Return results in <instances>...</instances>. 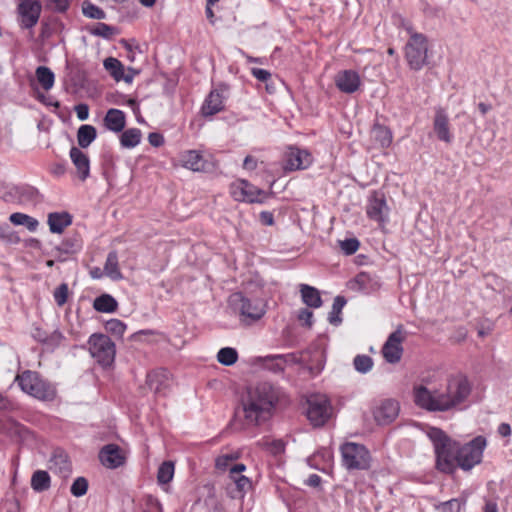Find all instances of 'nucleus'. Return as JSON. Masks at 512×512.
<instances>
[{"label":"nucleus","mask_w":512,"mask_h":512,"mask_svg":"<svg viewBox=\"0 0 512 512\" xmlns=\"http://www.w3.org/2000/svg\"><path fill=\"white\" fill-rule=\"evenodd\" d=\"M373 133L375 140L380 144L381 147H388L392 142V133L387 127L376 124L373 127Z\"/></svg>","instance_id":"40"},{"label":"nucleus","mask_w":512,"mask_h":512,"mask_svg":"<svg viewBox=\"0 0 512 512\" xmlns=\"http://www.w3.org/2000/svg\"><path fill=\"white\" fill-rule=\"evenodd\" d=\"M226 90L225 87H220L209 93L201 108L203 116H213L224 109V92Z\"/></svg>","instance_id":"18"},{"label":"nucleus","mask_w":512,"mask_h":512,"mask_svg":"<svg viewBox=\"0 0 512 512\" xmlns=\"http://www.w3.org/2000/svg\"><path fill=\"white\" fill-rule=\"evenodd\" d=\"M471 387L466 377L449 379L445 392L430 391L420 385L414 388V402L428 411H448L462 403L470 394Z\"/></svg>","instance_id":"2"},{"label":"nucleus","mask_w":512,"mask_h":512,"mask_svg":"<svg viewBox=\"0 0 512 512\" xmlns=\"http://www.w3.org/2000/svg\"><path fill=\"white\" fill-rule=\"evenodd\" d=\"M88 32L93 36L102 37L110 40L114 35L118 34V29L114 26L103 22H98L92 27H87Z\"/></svg>","instance_id":"33"},{"label":"nucleus","mask_w":512,"mask_h":512,"mask_svg":"<svg viewBox=\"0 0 512 512\" xmlns=\"http://www.w3.org/2000/svg\"><path fill=\"white\" fill-rule=\"evenodd\" d=\"M370 280H371V277L368 273L361 272L355 277L354 284L357 285V287L360 291H366L367 284L370 282Z\"/></svg>","instance_id":"51"},{"label":"nucleus","mask_w":512,"mask_h":512,"mask_svg":"<svg viewBox=\"0 0 512 512\" xmlns=\"http://www.w3.org/2000/svg\"><path fill=\"white\" fill-rule=\"evenodd\" d=\"M180 162L186 169L194 172H207L212 168V163L204 159L197 150H187L180 154Z\"/></svg>","instance_id":"15"},{"label":"nucleus","mask_w":512,"mask_h":512,"mask_svg":"<svg viewBox=\"0 0 512 512\" xmlns=\"http://www.w3.org/2000/svg\"><path fill=\"white\" fill-rule=\"evenodd\" d=\"M46 6L54 12L64 13L70 6V0H46Z\"/></svg>","instance_id":"50"},{"label":"nucleus","mask_w":512,"mask_h":512,"mask_svg":"<svg viewBox=\"0 0 512 512\" xmlns=\"http://www.w3.org/2000/svg\"><path fill=\"white\" fill-rule=\"evenodd\" d=\"M93 307L98 312L112 313L116 311L118 303L113 296L102 294L94 300Z\"/></svg>","instance_id":"30"},{"label":"nucleus","mask_w":512,"mask_h":512,"mask_svg":"<svg viewBox=\"0 0 512 512\" xmlns=\"http://www.w3.org/2000/svg\"><path fill=\"white\" fill-rule=\"evenodd\" d=\"M313 312L307 308H302L298 313V319L302 321L307 327H311L313 322Z\"/></svg>","instance_id":"53"},{"label":"nucleus","mask_w":512,"mask_h":512,"mask_svg":"<svg viewBox=\"0 0 512 512\" xmlns=\"http://www.w3.org/2000/svg\"><path fill=\"white\" fill-rule=\"evenodd\" d=\"M69 288L67 283L60 284L54 291V300L58 306H63L67 302Z\"/></svg>","instance_id":"49"},{"label":"nucleus","mask_w":512,"mask_h":512,"mask_svg":"<svg viewBox=\"0 0 512 512\" xmlns=\"http://www.w3.org/2000/svg\"><path fill=\"white\" fill-rule=\"evenodd\" d=\"M148 141L150 145L154 147H160L164 144V137L160 133L152 132L148 135Z\"/></svg>","instance_id":"56"},{"label":"nucleus","mask_w":512,"mask_h":512,"mask_svg":"<svg viewBox=\"0 0 512 512\" xmlns=\"http://www.w3.org/2000/svg\"><path fill=\"white\" fill-rule=\"evenodd\" d=\"M174 476V464L171 461L163 462L157 472V480L159 484H168Z\"/></svg>","instance_id":"42"},{"label":"nucleus","mask_w":512,"mask_h":512,"mask_svg":"<svg viewBox=\"0 0 512 512\" xmlns=\"http://www.w3.org/2000/svg\"><path fill=\"white\" fill-rule=\"evenodd\" d=\"M38 100L47 106H53L55 108L60 107V103L57 100H54L51 96H45L44 94H39Z\"/></svg>","instance_id":"60"},{"label":"nucleus","mask_w":512,"mask_h":512,"mask_svg":"<svg viewBox=\"0 0 512 512\" xmlns=\"http://www.w3.org/2000/svg\"><path fill=\"white\" fill-rule=\"evenodd\" d=\"M389 208L383 193L374 191L366 206L367 216L374 221L384 223L388 219Z\"/></svg>","instance_id":"14"},{"label":"nucleus","mask_w":512,"mask_h":512,"mask_svg":"<svg viewBox=\"0 0 512 512\" xmlns=\"http://www.w3.org/2000/svg\"><path fill=\"white\" fill-rule=\"evenodd\" d=\"M360 84V76L354 70L340 71L335 77V85L343 93H354L358 90Z\"/></svg>","instance_id":"21"},{"label":"nucleus","mask_w":512,"mask_h":512,"mask_svg":"<svg viewBox=\"0 0 512 512\" xmlns=\"http://www.w3.org/2000/svg\"><path fill=\"white\" fill-rule=\"evenodd\" d=\"M433 131L440 141L450 144L453 140V135L450 132L449 117L442 107L435 108V115L433 119Z\"/></svg>","instance_id":"16"},{"label":"nucleus","mask_w":512,"mask_h":512,"mask_svg":"<svg viewBox=\"0 0 512 512\" xmlns=\"http://www.w3.org/2000/svg\"><path fill=\"white\" fill-rule=\"evenodd\" d=\"M234 459H236V457L231 454L219 456L216 459V467L218 469H226V467L229 465V463L231 461H233Z\"/></svg>","instance_id":"55"},{"label":"nucleus","mask_w":512,"mask_h":512,"mask_svg":"<svg viewBox=\"0 0 512 512\" xmlns=\"http://www.w3.org/2000/svg\"><path fill=\"white\" fill-rule=\"evenodd\" d=\"M307 418L314 427L323 426L332 415V406L324 394H312L307 398Z\"/></svg>","instance_id":"8"},{"label":"nucleus","mask_w":512,"mask_h":512,"mask_svg":"<svg viewBox=\"0 0 512 512\" xmlns=\"http://www.w3.org/2000/svg\"><path fill=\"white\" fill-rule=\"evenodd\" d=\"M70 158L78 171L79 178L85 180L90 174V161L88 156L78 147L70 149Z\"/></svg>","instance_id":"25"},{"label":"nucleus","mask_w":512,"mask_h":512,"mask_svg":"<svg viewBox=\"0 0 512 512\" xmlns=\"http://www.w3.org/2000/svg\"><path fill=\"white\" fill-rule=\"evenodd\" d=\"M251 74L261 82H267L271 78V73L261 68H252Z\"/></svg>","instance_id":"54"},{"label":"nucleus","mask_w":512,"mask_h":512,"mask_svg":"<svg viewBox=\"0 0 512 512\" xmlns=\"http://www.w3.org/2000/svg\"><path fill=\"white\" fill-rule=\"evenodd\" d=\"M428 39L424 34H412L405 45V58L413 70H420L427 64Z\"/></svg>","instance_id":"7"},{"label":"nucleus","mask_w":512,"mask_h":512,"mask_svg":"<svg viewBox=\"0 0 512 512\" xmlns=\"http://www.w3.org/2000/svg\"><path fill=\"white\" fill-rule=\"evenodd\" d=\"M260 222L266 226H272L274 224V215L269 211H262L259 215Z\"/></svg>","instance_id":"59"},{"label":"nucleus","mask_w":512,"mask_h":512,"mask_svg":"<svg viewBox=\"0 0 512 512\" xmlns=\"http://www.w3.org/2000/svg\"><path fill=\"white\" fill-rule=\"evenodd\" d=\"M49 469L59 474L63 478H67L71 473V462L68 455L62 449H55L49 460Z\"/></svg>","instance_id":"24"},{"label":"nucleus","mask_w":512,"mask_h":512,"mask_svg":"<svg viewBox=\"0 0 512 512\" xmlns=\"http://www.w3.org/2000/svg\"><path fill=\"white\" fill-rule=\"evenodd\" d=\"M464 505V500L453 498L448 501L439 503L435 506V510L436 512H460Z\"/></svg>","instance_id":"43"},{"label":"nucleus","mask_w":512,"mask_h":512,"mask_svg":"<svg viewBox=\"0 0 512 512\" xmlns=\"http://www.w3.org/2000/svg\"><path fill=\"white\" fill-rule=\"evenodd\" d=\"M104 126L112 132H122L126 125V116L122 110L111 108L103 119Z\"/></svg>","instance_id":"26"},{"label":"nucleus","mask_w":512,"mask_h":512,"mask_svg":"<svg viewBox=\"0 0 512 512\" xmlns=\"http://www.w3.org/2000/svg\"><path fill=\"white\" fill-rule=\"evenodd\" d=\"M399 414V403L392 399L384 400L374 411V419L379 425H388Z\"/></svg>","instance_id":"19"},{"label":"nucleus","mask_w":512,"mask_h":512,"mask_svg":"<svg viewBox=\"0 0 512 512\" xmlns=\"http://www.w3.org/2000/svg\"><path fill=\"white\" fill-rule=\"evenodd\" d=\"M407 332L402 325H399L387 338L382 347V355L387 363H398L403 355V342L405 341Z\"/></svg>","instance_id":"10"},{"label":"nucleus","mask_w":512,"mask_h":512,"mask_svg":"<svg viewBox=\"0 0 512 512\" xmlns=\"http://www.w3.org/2000/svg\"><path fill=\"white\" fill-rule=\"evenodd\" d=\"M399 26L401 28H403L409 34V37H412V34H419L418 32H416L414 30L411 21H409L403 17H399Z\"/></svg>","instance_id":"58"},{"label":"nucleus","mask_w":512,"mask_h":512,"mask_svg":"<svg viewBox=\"0 0 512 512\" xmlns=\"http://www.w3.org/2000/svg\"><path fill=\"white\" fill-rule=\"evenodd\" d=\"M103 66L116 82L121 81L125 67L120 60L114 57H108L103 61Z\"/></svg>","instance_id":"36"},{"label":"nucleus","mask_w":512,"mask_h":512,"mask_svg":"<svg viewBox=\"0 0 512 512\" xmlns=\"http://www.w3.org/2000/svg\"><path fill=\"white\" fill-rule=\"evenodd\" d=\"M138 73H139L138 70H136L132 67H129L127 69V73H125V70L123 71L121 81H124V82L130 84L133 82L134 76Z\"/></svg>","instance_id":"61"},{"label":"nucleus","mask_w":512,"mask_h":512,"mask_svg":"<svg viewBox=\"0 0 512 512\" xmlns=\"http://www.w3.org/2000/svg\"><path fill=\"white\" fill-rule=\"evenodd\" d=\"M71 223L72 216L68 212H52L48 214V225L52 233H62Z\"/></svg>","instance_id":"27"},{"label":"nucleus","mask_w":512,"mask_h":512,"mask_svg":"<svg viewBox=\"0 0 512 512\" xmlns=\"http://www.w3.org/2000/svg\"><path fill=\"white\" fill-rule=\"evenodd\" d=\"M354 368L357 372L365 374L368 373L373 367V359L364 354L355 356L353 360Z\"/></svg>","instance_id":"44"},{"label":"nucleus","mask_w":512,"mask_h":512,"mask_svg":"<svg viewBox=\"0 0 512 512\" xmlns=\"http://www.w3.org/2000/svg\"><path fill=\"white\" fill-rule=\"evenodd\" d=\"M9 219L14 225L26 226L30 232H35L39 226L37 219L20 212L11 214Z\"/></svg>","instance_id":"38"},{"label":"nucleus","mask_w":512,"mask_h":512,"mask_svg":"<svg viewBox=\"0 0 512 512\" xmlns=\"http://www.w3.org/2000/svg\"><path fill=\"white\" fill-rule=\"evenodd\" d=\"M257 167V160L253 156H246L243 161V168L246 170H254Z\"/></svg>","instance_id":"64"},{"label":"nucleus","mask_w":512,"mask_h":512,"mask_svg":"<svg viewBox=\"0 0 512 512\" xmlns=\"http://www.w3.org/2000/svg\"><path fill=\"white\" fill-rule=\"evenodd\" d=\"M231 479L236 484V487L239 492H244L247 488L250 487V480L246 476L239 475V476H234V478H231Z\"/></svg>","instance_id":"52"},{"label":"nucleus","mask_w":512,"mask_h":512,"mask_svg":"<svg viewBox=\"0 0 512 512\" xmlns=\"http://www.w3.org/2000/svg\"><path fill=\"white\" fill-rule=\"evenodd\" d=\"M427 434L434 446L436 467L441 472L451 474L457 466L468 471L482 460L486 447V439L482 436H477L461 446L440 428L431 427Z\"/></svg>","instance_id":"1"},{"label":"nucleus","mask_w":512,"mask_h":512,"mask_svg":"<svg viewBox=\"0 0 512 512\" xmlns=\"http://www.w3.org/2000/svg\"><path fill=\"white\" fill-rule=\"evenodd\" d=\"M104 273L107 277L114 281H118L123 278V275L119 269L118 254L115 250L110 251L107 255L104 265Z\"/></svg>","instance_id":"29"},{"label":"nucleus","mask_w":512,"mask_h":512,"mask_svg":"<svg viewBox=\"0 0 512 512\" xmlns=\"http://www.w3.org/2000/svg\"><path fill=\"white\" fill-rule=\"evenodd\" d=\"M82 13L89 19L102 20L106 18L104 10L88 0L82 3Z\"/></svg>","instance_id":"41"},{"label":"nucleus","mask_w":512,"mask_h":512,"mask_svg":"<svg viewBox=\"0 0 512 512\" xmlns=\"http://www.w3.org/2000/svg\"><path fill=\"white\" fill-rule=\"evenodd\" d=\"M301 298L304 304L310 308H319L322 306L323 301L320 292L313 286L307 284H300Z\"/></svg>","instance_id":"28"},{"label":"nucleus","mask_w":512,"mask_h":512,"mask_svg":"<svg viewBox=\"0 0 512 512\" xmlns=\"http://www.w3.org/2000/svg\"><path fill=\"white\" fill-rule=\"evenodd\" d=\"M346 299L344 296H336L334 298L332 309L328 315V321L331 325L338 326L342 322L341 312L343 307L346 305Z\"/></svg>","instance_id":"37"},{"label":"nucleus","mask_w":512,"mask_h":512,"mask_svg":"<svg viewBox=\"0 0 512 512\" xmlns=\"http://www.w3.org/2000/svg\"><path fill=\"white\" fill-rule=\"evenodd\" d=\"M75 111L79 120L84 121L89 116V107L87 104L81 103L75 107Z\"/></svg>","instance_id":"57"},{"label":"nucleus","mask_w":512,"mask_h":512,"mask_svg":"<svg viewBox=\"0 0 512 512\" xmlns=\"http://www.w3.org/2000/svg\"><path fill=\"white\" fill-rule=\"evenodd\" d=\"M229 306L240 317V321L250 325L260 320L266 313V303L258 297H248L235 292L229 297Z\"/></svg>","instance_id":"4"},{"label":"nucleus","mask_w":512,"mask_h":512,"mask_svg":"<svg viewBox=\"0 0 512 512\" xmlns=\"http://www.w3.org/2000/svg\"><path fill=\"white\" fill-rule=\"evenodd\" d=\"M99 460L105 467L109 469H116L124 464L125 457L118 445L107 444L101 448L99 452Z\"/></svg>","instance_id":"17"},{"label":"nucleus","mask_w":512,"mask_h":512,"mask_svg":"<svg viewBox=\"0 0 512 512\" xmlns=\"http://www.w3.org/2000/svg\"><path fill=\"white\" fill-rule=\"evenodd\" d=\"M285 445L281 440H275L270 444V451L273 454H280L284 451Z\"/></svg>","instance_id":"63"},{"label":"nucleus","mask_w":512,"mask_h":512,"mask_svg":"<svg viewBox=\"0 0 512 512\" xmlns=\"http://www.w3.org/2000/svg\"><path fill=\"white\" fill-rule=\"evenodd\" d=\"M42 5L39 0H18L17 12L22 29H32L39 21Z\"/></svg>","instance_id":"11"},{"label":"nucleus","mask_w":512,"mask_h":512,"mask_svg":"<svg viewBox=\"0 0 512 512\" xmlns=\"http://www.w3.org/2000/svg\"><path fill=\"white\" fill-rule=\"evenodd\" d=\"M89 352L96 361L104 366H110L115 358V344L104 334H92L88 340Z\"/></svg>","instance_id":"9"},{"label":"nucleus","mask_w":512,"mask_h":512,"mask_svg":"<svg viewBox=\"0 0 512 512\" xmlns=\"http://www.w3.org/2000/svg\"><path fill=\"white\" fill-rule=\"evenodd\" d=\"M142 133L138 128H129L120 136V143L124 148H134L141 141Z\"/></svg>","instance_id":"34"},{"label":"nucleus","mask_w":512,"mask_h":512,"mask_svg":"<svg viewBox=\"0 0 512 512\" xmlns=\"http://www.w3.org/2000/svg\"><path fill=\"white\" fill-rule=\"evenodd\" d=\"M97 131L92 125H82L77 131V141L80 148H87L96 139Z\"/></svg>","instance_id":"31"},{"label":"nucleus","mask_w":512,"mask_h":512,"mask_svg":"<svg viewBox=\"0 0 512 512\" xmlns=\"http://www.w3.org/2000/svg\"><path fill=\"white\" fill-rule=\"evenodd\" d=\"M340 452L342 465L347 470H367L371 466V454L363 444L345 442Z\"/></svg>","instance_id":"6"},{"label":"nucleus","mask_w":512,"mask_h":512,"mask_svg":"<svg viewBox=\"0 0 512 512\" xmlns=\"http://www.w3.org/2000/svg\"><path fill=\"white\" fill-rule=\"evenodd\" d=\"M217 360L224 366H231L237 362L238 353L235 348L224 347L218 351Z\"/></svg>","instance_id":"39"},{"label":"nucleus","mask_w":512,"mask_h":512,"mask_svg":"<svg viewBox=\"0 0 512 512\" xmlns=\"http://www.w3.org/2000/svg\"><path fill=\"white\" fill-rule=\"evenodd\" d=\"M88 480L85 477H77L71 485L70 492L75 497H81L87 493Z\"/></svg>","instance_id":"47"},{"label":"nucleus","mask_w":512,"mask_h":512,"mask_svg":"<svg viewBox=\"0 0 512 512\" xmlns=\"http://www.w3.org/2000/svg\"><path fill=\"white\" fill-rule=\"evenodd\" d=\"M35 75L44 90L48 91L53 87L55 75L50 68L46 66H39L35 71Z\"/></svg>","instance_id":"35"},{"label":"nucleus","mask_w":512,"mask_h":512,"mask_svg":"<svg viewBox=\"0 0 512 512\" xmlns=\"http://www.w3.org/2000/svg\"><path fill=\"white\" fill-rule=\"evenodd\" d=\"M230 194L236 201L243 202H261L258 198L260 195H264V191L258 189L246 180H239L230 185Z\"/></svg>","instance_id":"12"},{"label":"nucleus","mask_w":512,"mask_h":512,"mask_svg":"<svg viewBox=\"0 0 512 512\" xmlns=\"http://www.w3.org/2000/svg\"><path fill=\"white\" fill-rule=\"evenodd\" d=\"M15 381L21 390L34 398L52 401L56 397V388L43 379L38 372L26 370L17 375Z\"/></svg>","instance_id":"5"},{"label":"nucleus","mask_w":512,"mask_h":512,"mask_svg":"<svg viewBox=\"0 0 512 512\" xmlns=\"http://www.w3.org/2000/svg\"><path fill=\"white\" fill-rule=\"evenodd\" d=\"M264 364L267 369L274 373H282L288 364H296L299 359L294 353L276 354L265 356Z\"/></svg>","instance_id":"23"},{"label":"nucleus","mask_w":512,"mask_h":512,"mask_svg":"<svg viewBox=\"0 0 512 512\" xmlns=\"http://www.w3.org/2000/svg\"><path fill=\"white\" fill-rule=\"evenodd\" d=\"M482 512H498V504L494 499H485Z\"/></svg>","instance_id":"62"},{"label":"nucleus","mask_w":512,"mask_h":512,"mask_svg":"<svg viewBox=\"0 0 512 512\" xmlns=\"http://www.w3.org/2000/svg\"><path fill=\"white\" fill-rule=\"evenodd\" d=\"M19 188L7 184H0V199L5 202H15L18 199Z\"/></svg>","instance_id":"45"},{"label":"nucleus","mask_w":512,"mask_h":512,"mask_svg":"<svg viewBox=\"0 0 512 512\" xmlns=\"http://www.w3.org/2000/svg\"><path fill=\"white\" fill-rule=\"evenodd\" d=\"M312 163V156L306 150L290 148L286 154L285 168L288 170H300L308 168Z\"/></svg>","instance_id":"20"},{"label":"nucleus","mask_w":512,"mask_h":512,"mask_svg":"<svg viewBox=\"0 0 512 512\" xmlns=\"http://www.w3.org/2000/svg\"><path fill=\"white\" fill-rule=\"evenodd\" d=\"M105 329L114 336L122 337L126 330V325L119 319H110L105 323Z\"/></svg>","instance_id":"46"},{"label":"nucleus","mask_w":512,"mask_h":512,"mask_svg":"<svg viewBox=\"0 0 512 512\" xmlns=\"http://www.w3.org/2000/svg\"><path fill=\"white\" fill-rule=\"evenodd\" d=\"M173 380L165 369H157L147 374L146 384L156 395L165 396L170 391Z\"/></svg>","instance_id":"13"},{"label":"nucleus","mask_w":512,"mask_h":512,"mask_svg":"<svg viewBox=\"0 0 512 512\" xmlns=\"http://www.w3.org/2000/svg\"><path fill=\"white\" fill-rule=\"evenodd\" d=\"M31 487L36 492H43L50 488V476L44 470H37L31 477Z\"/></svg>","instance_id":"32"},{"label":"nucleus","mask_w":512,"mask_h":512,"mask_svg":"<svg viewBox=\"0 0 512 512\" xmlns=\"http://www.w3.org/2000/svg\"><path fill=\"white\" fill-rule=\"evenodd\" d=\"M339 245L345 255H353L359 249L360 242L357 238H347L339 241Z\"/></svg>","instance_id":"48"},{"label":"nucleus","mask_w":512,"mask_h":512,"mask_svg":"<svg viewBox=\"0 0 512 512\" xmlns=\"http://www.w3.org/2000/svg\"><path fill=\"white\" fill-rule=\"evenodd\" d=\"M82 248V241L77 236L65 238L58 246L54 248L53 256L58 262H65L70 255H73L80 251Z\"/></svg>","instance_id":"22"},{"label":"nucleus","mask_w":512,"mask_h":512,"mask_svg":"<svg viewBox=\"0 0 512 512\" xmlns=\"http://www.w3.org/2000/svg\"><path fill=\"white\" fill-rule=\"evenodd\" d=\"M279 392L268 382L258 383L248 389L242 398V412L247 425L257 426L271 417L272 409L278 401Z\"/></svg>","instance_id":"3"}]
</instances>
